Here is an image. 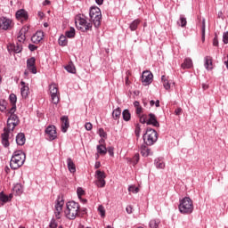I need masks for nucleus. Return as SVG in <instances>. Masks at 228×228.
Returning a JSON list of instances; mask_svg holds the SVG:
<instances>
[{
	"label": "nucleus",
	"instance_id": "nucleus-62",
	"mask_svg": "<svg viewBox=\"0 0 228 228\" xmlns=\"http://www.w3.org/2000/svg\"><path fill=\"white\" fill-rule=\"evenodd\" d=\"M134 108H140L141 107L140 106V102H134Z\"/></svg>",
	"mask_w": 228,
	"mask_h": 228
},
{
	"label": "nucleus",
	"instance_id": "nucleus-10",
	"mask_svg": "<svg viewBox=\"0 0 228 228\" xmlns=\"http://www.w3.org/2000/svg\"><path fill=\"white\" fill-rule=\"evenodd\" d=\"M154 79V75L150 70H145L142 75V83L144 86H149Z\"/></svg>",
	"mask_w": 228,
	"mask_h": 228
},
{
	"label": "nucleus",
	"instance_id": "nucleus-60",
	"mask_svg": "<svg viewBox=\"0 0 228 228\" xmlns=\"http://www.w3.org/2000/svg\"><path fill=\"white\" fill-rule=\"evenodd\" d=\"M29 51H37V47L35 45H28Z\"/></svg>",
	"mask_w": 228,
	"mask_h": 228
},
{
	"label": "nucleus",
	"instance_id": "nucleus-20",
	"mask_svg": "<svg viewBox=\"0 0 228 228\" xmlns=\"http://www.w3.org/2000/svg\"><path fill=\"white\" fill-rule=\"evenodd\" d=\"M205 68L207 70H213V58L211 56L205 57Z\"/></svg>",
	"mask_w": 228,
	"mask_h": 228
},
{
	"label": "nucleus",
	"instance_id": "nucleus-38",
	"mask_svg": "<svg viewBox=\"0 0 228 228\" xmlns=\"http://www.w3.org/2000/svg\"><path fill=\"white\" fill-rule=\"evenodd\" d=\"M13 191H15L17 193V195H20V193H22V191H23L22 185L20 183H17L13 187Z\"/></svg>",
	"mask_w": 228,
	"mask_h": 228
},
{
	"label": "nucleus",
	"instance_id": "nucleus-39",
	"mask_svg": "<svg viewBox=\"0 0 228 228\" xmlns=\"http://www.w3.org/2000/svg\"><path fill=\"white\" fill-rule=\"evenodd\" d=\"M181 28H185L186 24H188V21L186 20V18L184 16H180V21L177 22Z\"/></svg>",
	"mask_w": 228,
	"mask_h": 228
},
{
	"label": "nucleus",
	"instance_id": "nucleus-9",
	"mask_svg": "<svg viewBox=\"0 0 228 228\" xmlns=\"http://www.w3.org/2000/svg\"><path fill=\"white\" fill-rule=\"evenodd\" d=\"M76 26L80 31H88V29H92V23H87V21L84 18H79L76 21Z\"/></svg>",
	"mask_w": 228,
	"mask_h": 228
},
{
	"label": "nucleus",
	"instance_id": "nucleus-1",
	"mask_svg": "<svg viewBox=\"0 0 228 228\" xmlns=\"http://www.w3.org/2000/svg\"><path fill=\"white\" fill-rule=\"evenodd\" d=\"M24 161H26V153L22 151H14L11 159L10 167L12 170H17V168H20L24 165Z\"/></svg>",
	"mask_w": 228,
	"mask_h": 228
},
{
	"label": "nucleus",
	"instance_id": "nucleus-11",
	"mask_svg": "<svg viewBox=\"0 0 228 228\" xmlns=\"http://www.w3.org/2000/svg\"><path fill=\"white\" fill-rule=\"evenodd\" d=\"M45 134H46L47 140H49L50 142H53V140H56V138H58V135L56 134V126H47V128L45 129Z\"/></svg>",
	"mask_w": 228,
	"mask_h": 228
},
{
	"label": "nucleus",
	"instance_id": "nucleus-7",
	"mask_svg": "<svg viewBox=\"0 0 228 228\" xmlns=\"http://www.w3.org/2000/svg\"><path fill=\"white\" fill-rule=\"evenodd\" d=\"M96 174V182L95 184L98 188H104L106 186V173L104 171L97 170Z\"/></svg>",
	"mask_w": 228,
	"mask_h": 228
},
{
	"label": "nucleus",
	"instance_id": "nucleus-51",
	"mask_svg": "<svg viewBox=\"0 0 228 228\" xmlns=\"http://www.w3.org/2000/svg\"><path fill=\"white\" fill-rule=\"evenodd\" d=\"M2 143L3 145H4V147H8V145H10V142H8V137L6 135L3 137Z\"/></svg>",
	"mask_w": 228,
	"mask_h": 228
},
{
	"label": "nucleus",
	"instance_id": "nucleus-49",
	"mask_svg": "<svg viewBox=\"0 0 228 228\" xmlns=\"http://www.w3.org/2000/svg\"><path fill=\"white\" fill-rule=\"evenodd\" d=\"M50 228H56L58 227V223H56L55 219H52L49 224Z\"/></svg>",
	"mask_w": 228,
	"mask_h": 228
},
{
	"label": "nucleus",
	"instance_id": "nucleus-24",
	"mask_svg": "<svg viewBox=\"0 0 228 228\" xmlns=\"http://www.w3.org/2000/svg\"><path fill=\"white\" fill-rule=\"evenodd\" d=\"M13 198L12 194H10L9 196L4 194V192H0V201L1 202H10V200H12V199Z\"/></svg>",
	"mask_w": 228,
	"mask_h": 228
},
{
	"label": "nucleus",
	"instance_id": "nucleus-42",
	"mask_svg": "<svg viewBox=\"0 0 228 228\" xmlns=\"http://www.w3.org/2000/svg\"><path fill=\"white\" fill-rule=\"evenodd\" d=\"M132 164L134 166V165H137L138 164V161H140V154L136 153L133 159H132Z\"/></svg>",
	"mask_w": 228,
	"mask_h": 228
},
{
	"label": "nucleus",
	"instance_id": "nucleus-2",
	"mask_svg": "<svg viewBox=\"0 0 228 228\" xmlns=\"http://www.w3.org/2000/svg\"><path fill=\"white\" fill-rule=\"evenodd\" d=\"M178 209L182 215H191L193 213V201L188 197L183 198L180 200Z\"/></svg>",
	"mask_w": 228,
	"mask_h": 228
},
{
	"label": "nucleus",
	"instance_id": "nucleus-3",
	"mask_svg": "<svg viewBox=\"0 0 228 228\" xmlns=\"http://www.w3.org/2000/svg\"><path fill=\"white\" fill-rule=\"evenodd\" d=\"M64 213L65 216L68 217L69 220H75L76 216H77L79 213V203L69 201Z\"/></svg>",
	"mask_w": 228,
	"mask_h": 228
},
{
	"label": "nucleus",
	"instance_id": "nucleus-43",
	"mask_svg": "<svg viewBox=\"0 0 228 228\" xmlns=\"http://www.w3.org/2000/svg\"><path fill=\"white\" fill-rule=\"evenodd\" d=\"M28 31H29V26H24L20 30V35H26L28 34Z\"/></svg>",
	"mask_w": 228,
	"mask_h": 228
},
{
	"label": "nucleus",
	"instance_id": "nucleus-59",
	"mask_svg": "<svg viewBox=\"0 0 228 228\" xmlns=\"http://www.w3.org/2000/svg\"><path fill=\"white\" fill-rule=\"evenodd\" d=\"M181 113H183V109L181 108H177L175 110V115H181Z\"/></svg>",
	"mask_w": 228,
	"mask_h": 228
},
{
	"label": "nucleus",
	"instance_id": "nucleus-12",
	"mask_svg": "<svg viewBox=\"0 0 228 228\" xmlns=\"http://www.w3.org/2000/svg\"><path fill=\"white\" fill-rule=\"evenodd\" d=\"M13 28V21L8 18L2 17L0 18V28L1 29H12Z\"/></svg>",
	"mask_w": 228,
	"mask_h": 228
},
{
	"label": "nucleus",
	"instance_id": "nucleus-27",
	"mask_svg": "<svg viewBox=\"0 0 228 228\" xmlns=\"http://www.w3.org/2000/svg\"><path fill=\"white\" fill-rule=\"evenodd\" d=\"M159 224H161V221L159 219H151L149 223L150 228H158L159 227Z\"/></svg>",
	"mask_w": 228,
	"mask_h": 228
},
{
	"label": "nucleus",
	"instance_id": "nucleus-64",
	"mask_svg": "<svg viewBox=\"0 0 228 228\" xmlns=\"http://www.w3.org/2000/svg\"><path fill=\"white\" fill-rule=\"evenodd\" d=\"M44 13L42 12H38V17H40V19H44Z\"/></svg>",
	"mask_w": 228,
	"mask_h": 228
},
{
	"label": "nucleus",
	"instance_id": "nucleus-17",
	"mask_svg": "<svg viewBox=\"0 0 228 228\" xmlns=\"http://www.w3.org/2000/svg\"><path fill=\"white\" fill-rule=\"evenodd\" d=\"M149 118L147 121L148 126H154V127H159V122H158V119L156 118V115L150 113Z\"/></svg>",
	"mask_w": 228,
	"mask_h": 228
},
{
	"label": "nucleus",
	"instance_id": "nucleus-41",
	"mask_svg": "<svg viewBox=\"0 0 228 228\" xmlns=\"http://www.w3.org/2000/svg\"><path fill=\"white\" fill-rule=\"evenodd\" d=\"M98 212L101 215V216L102 217L106 216V209H104V207L102 205H100L98 207Z\"/></svg>",
	"mask_w": 228,
	"mask_h": 228
},
{
	"label": "nucleus",
	"instance_id": "nucleus-32",
	"mask_svg": "<svg viewBox=\"0 0 228 228\" xmlns=\"http://www.w3.org/2000/svg\"><path fill=\"white\" fill-rule=\"evenodd\" d=\"M68 38H74L76 37V29L74 28H70L69 30L65 33Z\"/></svg>",
	"mask_w": 228,
	"mask_h": 228
},
{
	"label": "nucleus",
	"instance_id": "nucleus-36",
	"mask_svg": "<svg viewBox=\"0 0 228 228\" xmlns=\"http://www.w3.org/2000/svg\"><path fill=\"white\" fill-rule=\"evenodd\" d=\"M97 151L99 154H106L108 152V150L106 149V146L100 144L97 146Z\"/></svg>",
	"mask_w": 228,
	"mask_h": 228
},
{
	"label": "nucleus",
	"instance_id": "nucleus-55",
	"mask_svg": "<svg viewBox=\"0 0 228 228\" xmlns=\"http://www.w3.org/2000/svg\"><path fill=\"white\" fill-rule=\"evenodd\" d=\"M126 213H127L128 215H131V213H133V211H134L133 206L128 205V206L126 207Z\"/></svg>",
	"mask_w": 228,
	"mask_h": 228
},
{
	"label": "nucleus",
	"instance_id": "nucleus-29",
	"mask_svg": "<svg viewBox=\"0 0 228 228\" xmlns=\"http://www.w3.org/2000/svg\"><path fill=\"white\" fill-rule=\"evenodd\" d=\"M69 44V40L67 39V36H61L59 38V45H61V47H65Z\"/></svg>",
	"mask_w": 228,
	"mask_h": 228
},
{
	"label": "nucleus",
	"instance_id": "nucleus-21",
	"mask_svg": "<svg viewBox=\"0 0 228 228\" xmlns=\"http://www.w3.org/2000/svg\"><path fill=\"white\" fill-rule=\"evenodd\" d=\"M10 50L13 51L16 53H19L22 51V45L17 43L16 45H10L8 46V51Z\"/></svg>",
	"mask_w": 228,
	"mask_h": 228
},
{
	"label": "nucleus",
	"instance_id": "nucleus-22",
	"mask_svg": "<svg viewBox=\"0 0 228 228\" xmlns=\"http://www.w3.org/2000/svg\"><path fill=\"white\" fill-rule=\"evenodd\" d=\"M16 142L18 145H24L26 143V136L24 135V134H18V135L16 136Z\"/></svg>",
	"mask_w": 228,
	"mask_h": 228
},
{
	"label": "nucleus",
	"instance_id": "nucleus-40",
	"mask_svg": "<svg viewBox=\"0 0 228 228\" xmlns=\"http://www.w3.org/2000/svg\"><path fill=\"white\" fill-rule=\"evenodd\" d=\"M61 211H63V208H60V207H55V217L60 220L61 218Z\"/></svg>",
	"mask_w": 228,
	"mask_h": 228
},
{
	"label": "nucleus",
	"instance_id": "nucleus-23",
	"mask_svg": "<svg viewBox=\"0 0 228 228\" xmlns=\"http://www.w3.org/2000/svg\"><path fill=\"white\" fill-rule=\"evenodd\" d=\"M67 163H68L69 171L71 174H74L76 172V164H74V161L72 160V159H70V158L68 159Z\"/></svg>",
	"mask_w": 228,
	"mask_h": 228
},
{
	"label": "nucleus",
	"instance_id": "nucleus-63",
	"mask_svg": "<svg viewBox=\"0 0 228 228\" xmlns=\"http://www.w3.org/2000/svg\"><path fill=\"white\" fill-rule=\"evenodd\" d=\"M95 3H97L99 5L102 4L104 3V0H95Z\"/></svg>",
	"mask_w": 228,
	"mask_h": 228
},
{
	"label": "nucleus",
	"instance_id": "nucleus-26",
	"mask_svg": "<svg viewBox=\"0 0 228 228\" xmlns=\"http://www.w3.org/2000/svg\"><path fill=\"white\" fill-rule=\"evenodd\" d=\"M191 67H193V62L190 58H186L183 63H182V69H191Z\"/></svg>",
	"mask_w": 228,
	"mask_h": 228
},
{
	"label": "nucleus",
	"instance_id": "nucleus-30",
	"mask_svg": "<svg viewBox=\"0 0 228 228\" xmlns=\"http://www.w3.org/2000/svg\"><path fill=\"white\" fill-rule=\"evenodd\" d=\"M201 40H202V42H205V41H206V20H202Z\"/></svg>",
	"mask_w": 228,
	"mask_h": 228
},
{
	"label": "nucleus",
	"instance_id": "nucleus-52",
	"mask_svg": "<svg viewBox=\"0 0 228 228\" xmlns=\"http://www.w3.org/2000/svg\"><path fill=\"white\" fill-rule=\"evenodd\" d=\"M65 204V201H63V200H58L57 203L55 204V208H63V205Z\"/></svg>",
	"mask_w": 228,
	"mask_h": 228
},
{
	"label": "nucleus",
	"instance_id": "nucleus-50",
	"mask_svg": "<svg viewBox=\"0 0 228 228\" xmlns=\"http://www.w3.org/2000/svg\"><path fill=\"white\" fill-rule=\"evenodd\" d=\"M142 129L140 128V125H136L135 126V136H137V138H140V133H141Z\"/></svg>",
	"mask_w": 228,
	"mask_h": 228
},
{
	"label": "nucleus",
	"instance_id": "nucleus-48",
	"mask_svg": "<svg viewBox=\"0 0 228 228\" xmlns=\"http://www.w3.org/2000/svg\"><path fill=\"white\" fill-rule=\"evenodd\" d=\"M98 134L101 136V138H106L107 134L106 133L104 132V129L103 128H100L98 130Z\"/></svg>",
	"mask_w": 228,
	"mask_h": 228
},
{
	"label": "nucleus",
	"instance_id": "nucleus-37",
	"mask_svg": "<svg viewBox=\"0 0 228 228\" xmlns=\"http://www.w3.org/2000/svg\"><path fill=\"white\" fill-rule=\"evenodd\" d=\"M17 44H20L22 45V44H24V42L26 41V36H24V34H20V32H19L18 37H17Z\"/></svg>",
	"mask_w": 228,
	"mask_h": 228
},
{
	"label": "nucleus",
	"instance_id": "nucleus-16",
	"mask_svg": "<svg viewBox=\"0 0 228 228\" xmlns=\"http://www.w3.org/2000/svg\"><path fill=\"white\" fill-rule=\"evenodd\" d=\"M16 19H18V20H21V22H24V20H28V12H26L24 9L17 11Z\"/></svg>",
	"mask_w": 228,
	"mask_h": 228
},
{
	"label": "nucleus",
	"instance_id": "nucleus-35",
	"mask_svg": "<svg viewBox=\"0 0 228 228\" xmlns=\"http://www.w3.org/2000/svg\"><path fill=\"white\" fill-rule=\"evenodd\" d=\"M122 115H123V119L126 120V122H129V120H131V113H129L128 110H125Z\"/></svg>",
	"mask_w": 228,
	"mask_h": 228
},
{
	"label": "nucleus",
	"instance_id": "nucleus-4",
	"mask_svg": "<svg viewBox=\"0 0 228 228\" xmlns=\"http://www.w3.org/2000/svg\"><path fill=\"white\" fill-rule=\"evenodd\" d=\"M89 15L94 28H99L101 26V20H102L101 9L99 7H92Z\"/></svg>",
	"mask_w": 228,
	"mask_h": 228
},
{
	"label": "nucleus",
	"instance_id": "nucleus-18",
	"mask_svg": "<svg viewBox=\"0 0 228 228\" xmlns=\"http://www.w3.org/2000/svg\"><path fill=\"white\" fill-rule=\"evenodd\" d=\"M44 40V32L42 31H37L32 37H31V42L33 44H40Z\"/></svg>",
	"mask_w": 228,
	"mask_h": 228
},
{
	"label": "nucleus",
	"instance_id": "nucleus-19",
	"mask_svg": "<svg viewBox=\"0 0 228 228\" xmlns=\"http://www.w3.org/2000/svg\"><path fill=\"white\" fill-rule=\"evenodd\" d=\"M21 85V96L23 99H27L28 95H29V86H28V85H26V82L21 81L20 82Z\"/></svg>",
	"mask_w": 228,
	"mask_h": 228
},
{
	"label": "nucleus",
	"instance_id": "nucleus-34",
	"mask_svg": "<svg viewBox=\"0 0 228 228\" xmlns=\"http://www.w3.org/2000/svg\"><path fill=\"white\" fill-rule=\"evenodd\" d=\"M140 24V20H135L130 24L131 31H136L138 25Z\"/></svg>",
	"mask_w": 228,
	"mask_h": 228
},
{
	"label": "nucleus",
	"instance_id": "nucleus-13",
	"mask_svg": "<svg viewBox=\"0 0 228 228\" xmlns=\"http://www.w3.org/2000/svg\"><path fill=\"white\" fill-rule=\"evenodd\" d=\"M9 100L12 107L9 110L8 113H15V111H17V95H15V94H11Z\"/></svg>",
	"mask_w": 228,
	"mask_h": 228
},
{
	"label": "nucleus",
	"instance_id": "nucleus-45",
	"mask_svg": "<svg viewBox=\"0 0 228 228\" xmlns=\"http://www.w3.org/2000/svg\"><path fill=\"white\" fill-rule=\"evenodd\" d=\"M148 120H149V116L147 115H142L140 117L141 124H147Z\"/></svg>",
	"mask_w": 228,
	"mask_h": 228
},
{
	"label": "nucleus",
	"instance_id": "nucleus-25",
	"mask_svg": "<svg viewBox=\"0 0 228 228\" xmlns=\"http://www.w3.org/2000/svg\"><path fill=\"white\" fill-rule=\"evenodd\" d=\"M141 154L142 156H143L144 158H147V156H149L151 154V149H149L147 147V145L142 144L141 146Z\"/></svg>",
	"mask_w": 228,
	"mask_h": 228
},
{
	"label": "nucleus",
	"instance_id": "nucleus-58",
	"mask_svg": "<svg viewBox=\"0 0 228 228\" xmlns=\"http://www.w3.org/2000/svg\"><path fill=\"white\" fill-rule=\"evenodd\" d=\"M129 76H131V72H127L126 73V85H130L131 82L129 81Z\"/></svg>",
	"mask_w": 228,
	"mask_h": 228
},
{
	"label": "nucleus",
	"instance_id": "nucleus-8",
	"mask_svg": "<svg viewBox=\"0 0 228 228\" xmlns=\"http://www.w3.org/2000/svg\"><path fill=\"white\" fill-rule=\"evenodd\" d=\"M49 90L52 97V102L53 104H58L60 102V93H58V86L55 84H52Z\"/></svg>",
	"mask_w": 228,
	"mask_h": 228
},
{
	"label": "nucleus",
	"instance_id": "nucleus-15",
	"mask_svg": "<svg viewBox=\"0 0 228 228\" xmlns=\"http://www.w3.org/2000/svg\"><path fill=\"white\" fill-rule=\"evenodd\" d=\"M61 131L62 133H67V129L70 127V123L69 122V117L63 116L61 118Z\"/></svg>",
	"mask_w": 228,
	"mask_h": 228
},
{
	"label": "nucleus",
	"instance_id": "nucleus-14",
	"mask_svg": "<svg viewBox=\"0 0 228 228\" xmlns=\"http://www.w3.org/2000/svg\"><path fill=\"white\" fill-rule=\"evenodd\" d=\"M35 58L31 57L27 61V69L31 72L32 74H37V67L35 66Z\"/></svg>",
	"mask_w": 228,
	"mask_h": 228
},
{
	"label": "nucleus",
	"instance_id": "nucleus-33",
	"mask_svg": "<svg viewBox=\"0 0 228 228\" xmlns=\"http://www.w3.org/2000/svg\"><path fill=\"white\" fill-rule=\"evenodd\" d=\"M162 82H163V86L166 90H170V83H168V80H167V77L163 75L161 77Z\"/></svg>",
	"mask_w": 228,
	"mask_h": 228
},
{
	"label": "nucleus",
	"instance_id": "nucleus-5",
	"mask_svg": "<svg viewBox=\"0 0 228 228\" xmlns=\"http://www.w3.org/2000/svg\"><path fill=\"white\" fill-rule=\"evenodd\" d=\"M143 140L147 145H154L158 142V132L152 128H147L146 133L143 134Z\"/></svg>",
	"mask_w": 228,
	"mask_h": 228
},
{
	"label": "nucleus",
	"instance_id": "nucleus-56",
	"mask_svg": "<svg viewBox=\"0 0 228 228\" xmlns=\"http://www.w3.org/2000/svg\"><path fill=\"white\" fill-rule=\"evenodd\" d=\"M223 41H224V44H228V32H225L223 35Z\"/></svg>",
	"mask_w": 228,
	"mask_h": 228
},
{
	"label": "nucleus",
	"instance_id": "nucleus-44",
	"mask_svg": "<svg viewBox=\"0 0 228 228\" xmlns=\"http://www.w3.org/2000/svg\"><path fill=\"white\" fill-rule=\"evenodd\" d=\"M128 191H132V193H138V191H140V188L131 185L128 188Z\"/></svg>",
	"mask_w": 228,
	"mask_h": 228
},
{
	"label": "nucleus",
	"instance_id": "nucleus-6",
	"mask_svg": "<svg viewBox=\"0 0 228 228\" xmlns=\"http://www.w3.org/2000/svg\"><path fill=\"white\" fill-rule=\"evenodd\" d=\"M10 117L7 119V127L9 131H13L17 126H19V123L20 122L19 120V117L15 115L14 113H9Z\"/></svg>",
	"mask_w": 228,
	"mask_h": 228
},
{
	"label": "nucleus",
	"instance_id": "nucleus-46",
	"mask_svg": "<svg viewBox=\"0 0 228 228\" xmlns=\"http://www.w3.org/2000/svg\"><path fill=\"white\" fill-rule=\"evenodd\" d=\"M77 193L78 199H81V197H83V195H85V190H83V188H81V187H78L77 190Z\"/></svg>",
	"mask_w": 228,
	"mask_h": 228
},
{
	"label": "nucleus",
	"instance_id": "nucleus-61",
	"mask_svg": "<svg viewBox=\"0 0 228 228\" xmlns=\"http://www.w3.org/2000/svg\"><path fill=\"white\" fill-rule=\"evenodd\" d=\"M107 152H109L110 156H113V148H108Z\"/></svg>",
	"mask_w": 228,
	"mask_h": 228
},
{
	"label": "nucleus",
	"instance_id": "nucleus-53",
	"mask_svg": "<svg viewBox=\"0 0 228 228\" xmlns=\"http://www.w3.org/2000/svg\"><path fill=\"white\" fill-rule=\"evenodd\" d=\"M213 45L215 46V47H218V35H215V37H214V39H213Z\"/></svg>",
	"mask_w": 228,
	"mask_h": 228
},
{
	"label": "nucleus",
	"instance_id": "nucleus-28",
	"mask_svg": "<svg viewBox=\"0 0 228 228\" xmlns=\"http://www.w3.org/2000/svg\"><path fill=\"white\" fill-rule=\"evenodd\" d=\"M120 115H122V110H120V108H117L112 112V118H114V120H118V118H120Z\"/></svg>",
	"mask_w": 228,
	"mask_h": 228
},
{
	"label": "nucleus",
	"instance_id": "nucleus-54",
	"mask_svg": "<svg viewBox=\"0 0 228 228\" xmlns=\"http://www.w3.org/2000/svg\"><path fill=\"white\" fill-rule=\"evenodd\" d=\"M94 126L92 125V123H86L85 125V128L86 129V131H92Z\"/></svg>",
	"mask_w": 228,
	"mask_h": 228
},
{
	"label": "nucleus",
	"instance_id": "nucleus-57",
	"mask_svg": "<svg viewBox=\"0 0 228 228\" xmlns=\"http://www.w3.org/2000/svg\"><path fill=\"white\" fill-rule=\"evenodd\" d=\"M136 114L140 117V115H142V111H143V109L141 107H137L136 108Z\"/></svg>",
	"mask_w": 228,
	"mask_h": 228
},
{
	"label": "nucleus",
	"instance_id": "nucleus-47",
	"mask_svg": "<svg viewBox=\"0 0 228 228\" xmlns=\"http://www.w3.org/2000/svg\"><path fill=\"white\" fill-rule=\"evenodd\" d=\"M155 164L157 168H165V162L161 160H157Z\"/></svg>",
	"mask_w": 228,
	"mask_h": 228
},
{
	"label": "nucleus",
	"instance_id": "nucleus-31",
	"mask_svg": "<svg viewBox=\"0 0 228 228\" xmlns=\"http://www.w3.org/2000/svg\"><path fill=\"white\" fill-rule=\"evenodd\" d=\"M65 69L67 72H70V74H76V67L72 62H69L66 67Z\"/></svg>",
	"mask_w": 228,
	"mask_h": 228
}]
</instances>
